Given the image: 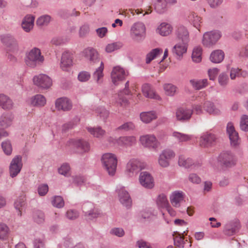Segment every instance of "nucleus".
Segmentation results:
<instances>
[{
    "label": "nucleus",
    "instance_id": "47",
    "mask_svg": "<svg viewBox=\"0 0 248 248\" xmlns=\"http://www.w3.org/2000/svg\"><path fill=\"white\" fill-rule=\"evenodd\" d=\"M167 4L166 0H156L155 3V9L157 13L162 14L166 11Z\"/></svg>",
    "mask_w": 248,
    "mask_h": 248
},
{
    "label": "nucleus",
    "instance_id": "56",
    "mask_svg": "<svg viewBox=\"0 0 248 248\" xmlns=\"http://www.w3.org/2000/svg\"><path fill=\"white\" fill-rule=\"evenodd\" d=\"M193 163L192 160L191 158H186L184 156H181L179 158L178 164L180 166H182L185 168L190 167Z\"/></svg>",
    "mask_w": 248,
    "mask_h": 248
},
{
    "label": "nucleus",
    "instance_id": "10",
    "mask_svg": "<svg viewBox=\"0 0 248 248\" xmlns=\"http://www.w3.org/2000/svg\"><path fill=\"white\" fill-rule=\"evenodd\" d=\"M227 133L229 136L231 146L232 147H237L240 143V139L238 133L232 123H229L227 126Z\"/></svg>",
    "mask_w": 248,
    "mask_h": 248
},
{
    "label": "nucleus",
    "instance_id": "36",
    "mask_svg": "<svg viewBox=\"0 0 248 248\" xmlns=\"http://www.w3.org/2000/svg\"><path fill=\"white\" fill-rule=\"evenodd\" d=\"M30 100L31 105L34 107H43L46 103L45 97L40 94L32 96Z\"/></svg>",
    "mask_w": 248,
    "mask_h": 248
},
{
    "label": "nucleus",
    "instance_id": "51",
    "mask_svg": "<svg viewBox=\"0 0 248 248\" xmlns=\"http://www.w3.org/2000/svg\"><path fill=\"white\" fill-rule=\"evenodd\" d=\"M172 135L180 142L187 141L191 139V136L178 132H174Z\"/></svg>",
    "mask_w": 248,
    "mask_h": 248
},
{
    "label": "nucleus",
    "instance_id": "59",
    "mask_svg": "<svg viewBox=\"0 0 248 248\" xmlns=\"http://www.w3.org/2000/svg\"><path fill=\"white\" fill-rule=\"evenodd\" d=\"M173 240L174 245L176 247L180 248H184L185 242L184 241V237L182 235L178 234V235L174 237Z\"/></svg>",
    "mask_w": 248,
    "mask_h": 248
},
{
    "label": "nucleus",
    "instance_id": "60",
    "mask_svg": "<svg viewBox=\"0 0 248 248\" xmlns=\"http://www.w3.org/2000/svg\"><path fill=\"white\" fill-rule=\"evenodd\" d=\"M70 170V167L68 164L64 163L58 169V171L60 174L64 176H68L69 174Z\"/></svg>",
    "mask_w": 248,
    "mask_h": 248
},
{
    "label": "nucleus",
    "instance_id": "27",
    "mask_svg": "<svg viewBox=\"0 0 248 248\" xmlns=\"http://www.w3.org/2000/svg\"><path fill=\"white\" fill-rule=\"evenodd\" d=\"M188 44L184 43L175 45L172 49V53L177 59H180L183 54L187 51Z\"/></svg>",
    "mask_w": 248,
    "mask_h": 248
},
{
    "label": "nucleus",
    "instance_id": "37",
    "mask_svg": "<svg viewBox=\"0 0 248 248\" xmlns=\"http://www.w3.org/2000/svg\"><path fill=\"white\" fill-rule=\"evenodd\" d=\"M224 58V53L221 50H216L212 52L210 59L211 61L215 63L221 62Z\"/></svg>",
    "mask_w": 248,
    "mask_h": 248
},
{
    "label": "nucleus",
    "instance_id": "40",
    "mask_svg": "<svg viewBox=\"0 0 248 248\" xmlns=\"http://www.w3.org/2000/svg\"><path fill=\"white\" fill-rule=\"evenodd\" d=\"M156 117V115L154 111L143 112L140 114V119L144 123H149Z\"/></svg>",
    "mask_w": 248,
    "mask_h": 248
},
{
    "label": "nucleus",
    "instance_id": "46",
    "mask_svg": "<svg viewBox=\"0 0 248 248\" xmlns=\"http://www.w3.org/2000/svg\"><path fill=\"white\" fill-rule=\"evenodd\" d=\"M247 75L246 71H242L238 68H232L230 70V78L233 80L238 77H245Z\"/></svg>",
    "mask_w": 248,
    "mask_h": 248
},
{
    "label": "nucleus",
    "instance_id": "57",
    "mask_svg": "<svg viewBox=\"0 0 248 248\" xmlns=\"http://www.w3.org/2000/svg\"><path fill=\"white\" fill-rule=\"evenodd\" d=\"M229 80L228 76L225 73H222L218 76V82L219 85L223 87H225L227 85Z\"/></svg>",
    "mask_w": 248,
    "mask_h": 248
},
{
    "label": "nucleus",
    "instance_id": "45",
    "mask_svg": "<svg viewBox=\"0 0 248 248\" xmlns=\"http://www.w3.org/2000/svg\"><path fill=\"white\" fill-rule=\"evenodd\" d=\"M33 220L38 224L43 223L45 220V216L44 212L39 210H35L32 214Z\"/></svg>",
    "mask_w": 248,
    "mask_h": 248
},
{
    "label": "nucleus",
    "instance_id": "26",
    "mask_svg": "<svg viewBox=\"0 0 248 248\" xmlns=\"http://www.w3.org/2000/svg\"><path fill=\"white\" fill-rule=\"evenodd\" d=\"M34 19V16L31 15H27L24 17L21 25L23 29L26 32H29L32 29Z\"/></svg>",
    "mask_w": 248,
    "mask_h": 248
},
{
    "label": "nucleus",
    "instance_id": "4",
    "mask_svg": "<svg viewBox=\"0 0 248 248\" xmlns=\"http://www.w3.org/2000/svg\"><path fill=\"white\" fill-rule=\"evenodd\" d=\"M218 162L223 168H231L236 163V158L231 151H224L220 153L218 157Z\"/></svg>",
    "mask_w": 248,
    "mask_h": 248
},
{
    "label": "nucleus",
    "instance_id": "53",
    "mask_svg": "<svg viewBox=\"0 0 248 248\" xmlns=\"http://www.w3.org/2000/svg\"><path fill=\"white\" fill-rule=\"evenodd\" d=\"M164 89L167 95L172 96L176 93L177 87L171 84L168 83L164 84Z\"/></svg>",
    "mask_w": 248,
    "mask_h": 248
},
{
    "label": "nucleus",
    "instance_id": "32",
    "mask_svg": "<svg viewBox=\"0 0 248 248\" xmlns=\"http://www.w3.org/2000/svg\"><path fill=\"white\" fill-rule=\"evenodd\" d=\"M171 203L173 206L178 207L180 206V203L184 200L182 192H174L170 197Z\"/></svg>",
    "mask_w": 248,
    "mask_h": 248
},
{
    "label": "nucleus",
    "instance_id": "35",
    "mask_svg": "<svg viewBox=\"0 0 248 248\" xmlns=\"http://www.w3.org/2000/svg\"><path fill=\"white\" fill-rule=\"evenodd\" d=\"M12 100L7 96L0 94V106L4 109H11L13 107Z\"/></svg>",
    "mask_w": 248,
    "mask_h": 248
},
{
    "label": "nucleus",
    "instance_id": "9",
    "mask_svg": "<svg viewBox=\"0 0 248 248\" xmlns=\"http://www.w3.org/2000/svg\"><path fill=\"white\" fill-rule=\"evenodd\" d=\"M174 152L169 149L163 150L160 154L158 162L160 166L166 168L170 165V161L175 157Z\"/></svg>",
    "mask_w": 248,
    "mask_h": 248
},
{
    "label": "nucleus",
    "instance_id": "19",
    "mask_svg": "<svg viewBox=\"0 0 248 248\" xmlns=\"http://www.w3.org/2000/svg\"><path fill=\"white\" fill-rule=\"evenodd\" d=\"M177 37L184 44H188L189 41V34L187 28L183 26H178L175 31Z\"/></svg>",
    "mask_w": 248,
    "mask_h": 248
},
{
    "label": "nucleus",
    "instance_id": "48",
    "mask_svg": "<svg viewBox=\"0 0 248 248\" xmlns=\"http://www.w3.org/2000/svg\"><path fill=\"white\" fill-rule=\"evenodd\" d=\"M94 111L97 114V115L104 121H105L109 116V111L103 107H98Z\"/></svg>",
    "mask_w": 248,
    "mask_h": 248
},
{
    "label": "nucleus",
    "instance_id": "20",
    "mask_svg": "<svg viewBox=\"0 0 248 248\" xmlns=\"http://www.w3.org/2000/svg\"><path fill=\"white\" fill-rule=\"evenodd\" d=\"M71 142L80 153H87L90 151V146L89 143L84 140H72Z\"/></svg>",
    "mask_w": 248,
    "mask_h": 248
},
{
    "label": "nucleus",
    "instance_id": "22",
    "mask_svg": "<svg viewBox=\"0 0 248 248\" xmlns=\"http://www.w3.org/2000/svg\"><path fill=\"white\" fill-rule=\"evenodd\" d=\"M84 56L89 60L91 63H99L100 60L97 51L92 47H88L83 51Z\"/></svg>",
    "mask_w": 248,
    "mask_h": 248
},
{
    "label": "nucleus",
    "instance_id": "25",
    "mask_svg": "<svg viewBox=\"0 0 248 248\" xmlns=\"http://www.w3.org/2000/svg\"><path fill=\"white\" fill-rule=\"evenodd\" d=\"M134 136H123L116 140V142L120 146H132L136 143Z\"/></svg>",
    "mask_w": 248,
    "mask_h": 248
},
{
    "label": "nucleus",
    "instance_id": "34",
    "mask_svg": "<svg viewBox=\"0 0 248 248\" xmlns=\"http://www.w3.org/2000/svg\"><path fill=\"white\" fill-rule=\"evenodd\" d=\"M172 31V26L169 23L163 22L160 24L156 30V31L162 36L169 35Z\"/></svg>",
    "mask_w": 248,
    "mask_h": 248
},
{
    "label": "nucleus",
    "instance_id": "24",
    "mask_svg": "<svg viewBox=\"0 0 248 248\" xmlns=\"http://www.w3.org/2000/svg\"><path fill=\"white\" fill-rule=\"evenodd\" d=\"M82 209L83 212L85 213V216L88 217L89 219H92L96 218L98 216V212L94 211V205L91 202L84 203Z\"/></svg>",
    "mask_w": 248,
    "mask_h": 248
},
{
    "label": "nucleus",
    "instance_id": "38",
    "mask_svg": "<svg viewBox=\"0 0 248 248\" xmlns=\"http://www.w3.org/2000/svg\"><path fill=\"white\" fill-rule=\"evenodd\" d=\"M104 70V64L101 61L100 65L98 68L94 72L93 75V78L96 81L97 84H100L102 81L101 79L103 78L104 75L103 73Z\"/></svg>",
    "mask_w": 248,
    "mask_h": 248
},
{
    "label": "nucleus",
    "instance_id": "23",
    "mask_svg": "<svg viewBox=\"0 0 248 248\" xmlns=\"http://www.w3.org/2000/svg\"><path fill=\"white\" fill-rule=\"evenodd\" d=\"M193 114L191 109L180 108L176 111V117L177 120L184 122L189 120Z\"/></svg>",
    "mask_w": 248,
    "mask_h": 248
},
{
    "label": "nucleus",
    "instance_id": "11",
    "mask_svg": "<svg viewBox=\"0 0 248 248\" xmlns=\"http://www.w3.org/2000/svg\"><path fill=\"white\" fill-rule=\"evenodd\" d=\"M217 140L215 134L210 132H206L202 134L199 140L201 147L208 148L213 145Z\"/></svg>",
    "mask_w": 248,
    "mask_h": 248
},
{
    "label": "nucleus",
    "instance_id": "43",
    "mask_svg": "<svg viewBox=\"0 0 248 248\" xmlns=\"http://www.w3.org/2000/svg\"><path fill=\"white\" fill-rule=\"evenodd\" d=\"M51 16L48 15H44L39 17L36 20V25L39 27L47 26L51 20Z\"/></svg>",
    "mask_w": 248,
    "mask_h": 248
},
{
    "label": "nucleus",
    "instance_id": "58",
    "mask_svg": "<svg viewBox=\"0 0 248 248\" xmlns=\"http://www.w3.org/2000/svg\"><path fill=\"white\" fill-rule=\"evenodd\" d=\"M1 147L6 155H10L12 152V147L9 140H6L1 143Z\"/></svg>",
    "mask_w": 248,
    "mask_h": 248
},
{
    "label": "nucleus",
    "instance_id": "17",
    "mask_svg": "<svg viewBox=\"0 0 248 248\" xmlns=\"http://www.w3.org/2000/svg\"><path fill=\"white\" fill-rule=\"evenodd\" d=\"M119 201L121 203L126 207H129L132 204V200L128 192L124 187H121L117 190Z\"/></svg>",
    "mask_w": 248,
    "mask_h": 248
},
{
    "label": "nucleus",
    "instance_id": "14",
    "mask_svg": "<svg viewBox=\"0 0 248 248\" xmlns=\"http://www.w3.org/2000/svg\"><path fill=\"white\" fill-rule=\"evenodd\" d=\"M126 76L125 71L123 68L119 66L114 67L111 73L112 82L115 85H118L124 79Z\"/></svg>",
    "mask_w": 248,
    "mask_h": 248
},
{
    "label": "nucleus",
    "instance_id": "54",
    "mask_svg": "<svg viewBox=\"0 0 248 248\" xmlns=\"http://www.w3.org/2000/svg\"><path fill=\"white\" fill-rule=\"evenodd\" d=\"M52 204L53 206L58 208H61L64 206V202L60 196H55L51 201Z\"/></svg>",
    "mask_w": 248,
    "mask_h": 248
},
{
    "label": "nucleus",
    "instance_id": "1",
    "mask_svg": "<svg viewBox=\"0 0 248 248\" xmlns=\"http://www.w3.org/2000/svg\"><path fill=\"white\" fill-rule=\"evenodd\" d=\"M44 61V57L41 55V50L37 47H33L27 52L25 57L26 64L31 68L41 65Z\"/></svg>",
    "mask_w": 248,
    "mask_h": 248
},
{
    "label": "nucleus",
    "instance_id": "61",
    "mask_svg": "<svg viewBox=\"0 0 248 248\" xmlns=\"http://www.w3.org/2000/svg\"><path fill=\"white\" fill-rule=\"evenodd\" d=\"M135 128L134 124L132 122H126L121 126H119L116 129L117 130H123L124 131L133 130Z\"/></svg>",
    "mask_w": 248,
    "mask_h": 248
},
{
    "label": "nucleus",
    "instance_id": "16",
    "mask_svg": "<svg viewBox=\"0 0 248 248\" xmlns=\"http://www.w3.org/2000/svg\"><path fill=\"white\" fill-rule=\"evenodd\" d=\"M140 184L147 188H152L154 186L153 177L147 171H142L140 173L139 178Z\"/></svg>",
    "mask_w": 248,
    "mask_h": 248
},
{
    "label": "nucleus",
    "instance_id": "52",
    "mask_svg": "<svg viewBox=\"0 0 248 248\" xmlns=\"http://www.w3.org/2000/svg\"><path fill=\"white\" fill-rule=\"evenodd\" d=\"M25 204V200L24 197H20L17 198L15 202V208L18 211V215L21 216L22 208Z\"/></svg>",
    "mask_w": 248,
    "mask_h": 248
},
{
    "label": "nucleus",
    "instance_id": "5",
    "mask_svg": "<svg viewBox=\"0 0 248 248\" xmlns=\"http://www.w3.org/2000/svg\"><path fill=\"white\" fill-rule=\"evenodd\" d=\"M221 34L218 31H207L203 34L202 43L203 46L210 47L215 45L221 37Z\"/></svg>",
    "mask_w": 248,
    "mask_h": 248
},
{
    "label": "nucleus",
    "instance_id": "49",
    "mask_svg": "<svg viewBox=\"0 0 248 248\" xmlns=\"http://www.w3.org/2000/svg\"><path fill=\"white\" fill-rule=\"evenodd\" d=\"M87 129L91 134L96 138H101L105 134V131L100 127L96 128L88 127Z\"/></svg>",
    "mask_w": 248,
    "mask_h": 248
},
{
    "label": "nucleus",
    "instance_id": "42",
    "mask_svg": "<svg viewBox=\"0 0 248 248\" xmlns=\"http://www.w3.org/2000/svg\"><path fill=\"white\" fill-rule=\"evenodd\" d=\"M162 52V49L159 48L152 49L146 55V63H149L152 60L156 58L159 55L161 54Z\"/></svg>",
    "mask_w": 248,
    "mask_h": 248
},
{
    "label": "nucleus",
    "instance_id": "6",
    "mask_svg": "<svg viewBox=\"0 0 248 248\" xmlns=\"http://www.w3.org/2000/svg\"><path fill=\"white\" fill-rule=\"evenodd\" d=\"M1 41L6 46L7 51L16 53L18 51V45L15 38L10 34L1 36Z\"/></svg>",
    "mask_w": 248,
    "mask_h": 248
},
{
    "label": "nucleus",
    "instance_id": "18",
    "mask_svg": "<svg viewBox=\"0 0 248 248\" xmlns=\"http://www.w3.org/2000/svg\"><path fill=\"white\" fill-rule=\"evenodd\" d=\"M240 222L238 220H233L227 223L224 226L223 233L227 236H231L235 234L240 229Z\"/></svg>",
    "mask_w": 248,
    "mask_h": 248
},
{
    "label": "nucleus",
    "instance_id": "64",
    "mask_svg": "<svg viewBox=\"0 0 248 248\" xmlns=\"http://www.w3.org/2000/svg\"><path fill=\"white\" fill-rule=\"evenodd\" d=\"M65 216L68 219L74 220L78 217L79 214L77 211L71 209L66 212Z\"/></svg>",
    "mask_w": 248,
    "mask_h": 248
},
{
    "label": "nucleus",
    "instance_id": "62",
    "mask_svg": "<svg viewBox=\"0 0 248 248\" xmlns=\"http://www.w3.org/2000/svg\"><path fill=\"white\" fill-rule=\"evenodd\" d=\"M240 128L243 131H248V116L243 115L241 118L240 124Z\"/></svg>",
    "mask_w": 248,
    "mask_h": 248
},
{
    "label": "nucleus",
    "instance_id": "41",
    "mask_svg": "<svg viewBox=\"0 0 248 248\" xmlns=\"http://www.w3.org/2000/svg\"><path fill=\"white\" fill-rule=\"evenodd\" d=\"M188 19L191 22L193 26L200 31V27L202 23L201 17L198 16L195 13H191L188 16Z\"/></svg>",
    "mask_w": 248,
    "mask_h": 248
},
{
    "label": "nucleus",
    "instance_id": "7",
    "mask_svg": "<svg viewBox=\"0 0 248 248\" xmlns=\"http://www.w3.org/2000/svg\"><path fill=\"white\" fill-rule=\"evenodd\" d=\"M34 85L42 89H47L52 84L51 78L46 74H39L35 76L33 78Z\"/></svg>",
    "mask_w": 248,
    "mask_h": 248
},
{
    "label": "nucleus",
    "instance_id": "63",
    "mask_svg": "<svg viewBox=\"0 0 248 248\" xmlns=\"http://www.w3.org/2000/svg\"><path fill=\"white\" fill-rule=\"evenodd\" d=\"M38 193L40 196L46 195L48 191V186L46 184H42L38 186Z\"/></svg>",
    "mask_w": 248,
    "mask_h": 248
},
{
    "label": "nucleus",
    "instance_id": "30",
    "mask_svg": "<svg viewBox=\"0 0 248 248\" xmlns=\"http://www.w3.org/2000/svg\"><path fill=\"white\" fill-rule=\"evenodd\" d=\"M189 83L192 88L196 90H200L207 87L208 85V80L206 78L202 79H192Z\"/></svg>",
    "mask_w": 248,
    "mask_h": 248
},
{
    "label": "nucleus",
    "instance_id": "29",
    "mask_svg": "<svg viewBox=\"0 0 248 248\" xmlns=\"http://www.w3.org/2000/svg\"><path fill=\"white\" fill-rule=\"evenodd\" d=\"M142 91L146 97L156 99H160V97L156 94L154 89L149 84L145 83L142 85Z\"/></svg>",
    "mask_w": 248,
    "mask_h": 248
},
{
    "label": "nucleus",
    "instance_id": "2",
    "mask_svg": "<svg viewBox=\"0 0 248 248\" xmlns=\"http://www.w3.org/2000/svg\"><path fill=\"white\" fill-rule=\"evenodd\" d=\"M102 162L108 174L111 176L114 175L117 165L116 156L111 153L105 154L102 157Z\"/></svg>",
    "mask_w": 248,
    "mask_h": 248
},
{
    "label": "nucleus",
    "instance_id": "55",
    "mask_svg": "<svg viewBox=\"0 0 248 248\" xmlns=\"http://www.w3.org/2000/svg\"><path fill=\"white\" fill-rule=\"evenodd\" d=\"M123 46V44L121 42H114L108 44L106 47V51L108 53H111L115 50L120 49Z\"/></svg>",
    "mask_w": 248,
    "mask_h": 248
},
{
    "label": "nucleus",
    "instance_id": "13",
    "mask_svg": "<svg viewBox=\"0 0 248 248\" xmlns=\"http://www.w3.org/2000/svg\"><path fill=\"white\" fill-rule=\"evenodd\" d=\"M22 167V157L16 155L11 161L9 167L10 176L16 177L20 171Z\"/></svg>",
    "mask_w": 248,
    "mask_h": 248
},
{
    "label": "nucleus",
    "instance_id": "21",
    "mask_svg": "<svg viewBox=\"0 0 248 248\" xmlns=\"http://www.w3.org/2000/svg\"><path fill=\"white\" fill-rule=\"evenodd\" d=\"M141 169L140 161L136 159L130 160L126 165V171L130 176L138 173Z\"/></svg>",
    "mask_w": 248,
    "mask_h": 248
},
{
    "label": "nucleus",
    "instance_id": "50",
    "mask_svg": "<svg viewBox=\"0 0 248 248\" xmlns=\"http://www.w3.org/2000/svg\"><path fill=\"white\" fill-rule=\"evenodd\" d=\"M202 49L201 47H195L192 54V59L196 62H199L202 60Z\"/></svg>",
    "mask_w": 248,
    "mask_h": 248
},
{
    "label": "nucleus",
    "instance_id": "12",
    "mask_svg": "<svg viewBox=\"0 0 248 248\" xmlns=\"http://www.w3.org/2000/svg\"><path fill=\"white\" fill-rule=\"evenodd\" d=\"M73 54L69 50L62 52L61 59L60 67L63 71H68L73 65Z\"/></svg>",
    "mask_w": 248,
    "mask_h": 248
},
{
    "label": "nucleus",
    "instance_id": "3",
    "mask_svg": "<svg viewBox=\"0 0 248 248\" xmlns=\"http://www.w3.org/2000/svg\"><path fill=\"white\" fill-rule=\"evenodd\" d=\"M146 30L144 23L141 22H136L131 27V37L135 41H142L146 37Z\"/></svg>",
    "mask_w": 248,
    "mask_h": 248
},
{
    "label": "nucleus",
    "instance_id": "28",
    "mask_svg": "<svg viewBox=\"0 0 248 248\" xmlns=\"http://www.w3.org/2000/svg\"><path fill=\"white\" fill-rule=\"evenodd\" d=\"M203 108L204 110L209 114L217 115L221 113L220 110L210 101H205L203 103Z\"/></svg>",
    "mask_w": 248,
    "mask_h": 248
},
{
    "label": "nucleus",
    "instance_id": "44",
    "mask_svg": "<svg viewBox=\"0 0 248 248\" xmlns=\"http://www.w3.org/2000/svg\"><path fill=\"white\" fill-rule=\"evenodd\" d=\"M156 203L159 209L165 208L169 205L166 196L163 194L158 196Z\"/></svg>",
    "mask_w": 248,
    "mask_h": 248
},
{
    "label": "nucleus",
    "instance_id": "31",
    "mask_svg": "<svg viewBox=\"0 0 248 248\" xmlns=\"http://www.w3.org/2000/svg\"><path fill=\"white\" fill-rule=\"evenodd\" d=\"M129 88V81H127L125 84V89L124 90L123 92H120L118 95V98L116 100V103L120 105L125 106L127 103V100L125 97L123 95V93L125 94H129L130 93V91L128 89Z\"/></svg>",
    "mask_w": 248,
    "mask_h": 248
},
{
    "label": "nucleus",
    "instance_id": "8",
    "mask_svg": "<svg viewBox=\"0 0 248 248\" xmlns=\"http://www.w3.org/2000/svg\"><path fill=\"white\" fill-rule=\"evenodd\" d=\"M140 141L145 147L156 151L160 143L156 137L153 135H146L141 136Z\"/></svg>",
    "mask_w": 248,
    "mask_h": 248
},
{
    "label": "nucleus",
    "instance_id": "39",
    "mask_svg": "<svg viewBox=\"0 0 248 248\" xmlns=\"http://www.w3.org/2000/svg\"><path fill=\"white\" fill-rule=\"evenodd\" d=\"M10 232V228L6 224L0 223V240L2 241L8 240Z\"/></svg>",
    "mask_w": 248,
    "mask_h": 248
},
{
    "label": "nucleus",
    "instance_id": "15",
    "mask_svg": "<svg viewBox=\"0 0 248 248\" xmlns=\"http://www.w3.org/2000/svg\"><path fill=\"white\" fill-rule=\"evenodd\" d=\"M72 107V102L67 97H60L55 101V108L59 111H68L71 110Z\"/></svg>",
    "mask_w": 248,
    "mask_h": 248
},
{
    "label": "nucleus",
    "instance_id": "33",
    "mask_svg": "<svg viewBox=\"0 0 248 248\" xmlns=\"http://www.w3.org/2000/svg\"><path fill=\"white\" fill-rule=\"evenodd\" d=\"M14 117L10 113H3L0 118V127L7 128L11 125Z\"/></svg>",
    "mask_w": 248,
    "mask_h": 248
}]
</instances>
